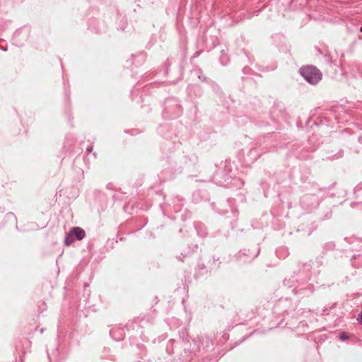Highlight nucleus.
Listing matches in <instances>:
<instances>
[{
    "label": "nucleus",
    "mask_w": 362,
    "mask_h": 362,
    "mask_svg": "<svg viewBox=\"0 0 362 362\" xmlns=\"http://www.w3.org/2000/svg\"><path fill=\"white\" fill-rule=\"evenodd\" d=\"M233 169V163L230 160H226L221 163V166L214 174L213 182L221 186L241 188L245 182L242 179L234 175Z\"/></svg>",
    "instance_id": "obj_1"
},
{
    "label": "nucleus",
    "mask_w": 362,
    "mask_h": 362,
    "mask_svg": "<svg viewBox=\"0 0 362 362\" xmlns=\"http://www.w3.org/2000/svg\"><path fill=\"white\" fill-rule=\"evenodd\" d=\"M174 148L177 149L176 151L171 152L167 156L168 168L175 172L180 173L183 168L190 161L189 158L181 151V144H174Z\"/></svg>",
    "instance_id": "obj_2"
},
{
    "label": "nucleus",
    "mask_w": 362,
    "mask_h": 362,
    "mask_svg": "<svg viewBox=\"0 0 362 362\" xmlns=\"http://www.w3.org/2000/svg\"><path fill=\"white\" fill-rule=\"evenodd\" d=\"M182 105L177 98L169 97L163 103V117L165 119H174L179 117L182 112Z\"/></svg>",
    "instance_id": "obj_3"
},
{
    "label": "nucleus",
    "mask_w": 362,
    "mask_h": 362,
    "mask_svg": "<svg viewBox=\"0 0 362 362\" xmlns=\"http://www.w3.org/2000/svg\"><path fill=\"white\" fill-rule=\"evenodd\" d=\"M326 191L325 188H319L316 192L305 194L300 198L301 206L307 210L315 208L323 199Z\"/></svg>",
    "instance_id": "obj_4"
},
{
    "label": "nucleus",
    "mask_w": 362,
    "mask_h": 362,
    "mask_svg": "<svg viewBox=\"0 0 362 362\" xmlns=\"http://www.w3.org/2000/svg\"><path fill=\"white\" fill-rule=\"evenodd\" d=\"M299 73L311 85L317 84L322 78L320 70L313 65L303 66L300 68Z\"/></svg>",
    "instance_id": "obj_5"
},
{
    "label": "nucleus",
    "mask_w": 362,
    "mask_h": 362,
    "mask_svg": "<svg viewBox=\"0 0 362 362\" xmlns=\"http://www.w3.org/2000/svg\"><path fill=\"white\" fill-rule=\"evenodd\" d=\"M283 284L288 288H293V292L295 294L310 296L313 292V289L311 287L299 288L300 283L296 278V276H287L284 279Z\"/></svg>",
    "instance_id": "obj_6"
},
{
    "label": "nucleus",
    "mask_w": 362,
    "mask_h": 362,
    "mask_svg": "<svg viewBox=\"0 0 362 362\" xmlns=\"http://www.w3.org/2000/svg\"><path fill=\"white\" fill-rule=\"evenodd\" d=\"M259 250L258 247H256L252 251L243 249L235 255L234 258L236 261L243 264L250 263L259 255Z\"/></svg>",
    "instance_id": "obj_7"
},
{
    "label": "nucleus",
    "mask_w": 362,
    "mask_h": 362,
    "mask_svg": "<svg viewBox=\"0 0 362 362\" xmlns=\"http://www.w3.org/2000/svg\"><path fill=\"white\" fill-rule=\"evenodd\" d=\"M85 236L86 232L82 228L78 226L73 227L65 236L64 245L69 246L76 240H83Z\"/></svg>",
    "instance_id": "obj_8"
},
{
    "label": "nucleus",
    "mask_w": 362,
    "mask_h": 362,
    "mask_svg": "<svg viewBox=\"0 0 362 362\" xmlns=\"http://www.w3.org/2000/svg\"><path fill=\"white\" fill-rule=\"evenodd\" d=\"M157 132L161 136L166 139H172L173 136H175L174 132L168 124L160 125L157 129Z\"/></svg>",
    "instance_id": "obj_9"
},
{
    "label": "nucleus",
    "mask_w": 362,
    "mask_h": 362,
    "mask_svg": "<svg viewBox=\"0 0 362 362\" xmlns=\"http://www.w3.org/2000/svg\"><path fill=\"white\" fill-rule=\"evenodd\" d=\"M187 93L190 98H201L203 95L204 90L199 85H190L187 88Z\"/></svg>",
    "instance_id": "obj_10"
},
{
    "label": "nucleus",
    "mask_w": 362,
    "mask_h": 362,
    "mask_svg": "<svg viewBox=\"0 0 362 362\" xmlns=\"http://www.w3.org/2000/svg\"><path fill=\"white\" fill-rule=\"evenodd\" d=\"M194 226L197 230V235L201 238H204L207 235L206 227L201 222H194Z\"/></svg>",
    "instance_id": "obj_11"
},
{
    "label": "nucleus",
    "mask_w": 362,
    "mask_h": 362,
    "mask_svg": "<svg viewBox=\"0 0 362 362\" xmlns=\"http://www.w3.org/2000/svg\"><path fill=\"white\" fill-rule=\"evenodd\" d=\"M47 356L49 362H60L62 358L59 357V352L58 348H54L51 353L47 351Z\"/></svg>",
    "instance_id": "obj_12"
},
{
    "label": "nucleus",
    "mask_w": 362,
    "mask_h": 362,
    "mask_svg": "<svg viewBox=\"0 0 362 362\" xmlns=\"http://www.w3.org/2000/svg\"><path fill=\"white\" fill-rule=\"evenodd\" d=\"M146 60V54L144 52H141L138 54L137 55H132V63L134 64L135 66H139L142 64Z\"/></svg>",
    "instance_id": "obj_13"
},
{
    "label": "nucleus",
    "mask_w": 362,
    "mask_h": 362,
    "mask_svg": "<svg viewBox=\"0 0 362 362\" xmlns=\"http://www.w3.org/2000/svg\"><path fill=\"white\" fill-rule=\"evenodd\" d=\"M276 255L279 259H285L289 255V251L288 247L285 246H281L276 250Z\"/></svg>",
    "instance_id": "obj_14"
},
{
    "label": "nucleus",
    "mask_w": 362,
    "mask_h": 362,
    "mask_svg": "<svg viewBox=\"0 0 362 362\" xmlns=\"http://www.w3.org/2000/svg\"><path fill=\"white\" fill-rule=\"evenodd\" d=\"M291 305V301L288 298L284 300H279V302L275 305L276 311H280L281 310L287 309L286 308Z\"/></svg>",
    "instance_id": "obj_15"
},
{
    "label": "nucleus",
    "mask_w": 362,
    "mask_h": 362,
    "mask_svg": "<svg viewBox=\"0 0 362 362\" xmlns=\"http://www.w3.org/2000/svg\"><path fill=\"white\" fill-rule=\"evenodd\" d=\"M194 74L195 75L197 76V78H199V81H201L202 82H206L207 83H209V81L211 80L210 78H207L202 69H194Z\"/></svg>",
    "instance_id": "obj_16"
},
{
    "label": "nucleus",
    "mask_w": 362,
    "mask_h": 362,
    "mask_svg": "<svg viewBox=\"0 0 362 362\" xmlns=\"http://www.w3.org/2000/svg\"><path fill=\"white\" fill-rule=\"evenodd\" d=\"M198 250V245H197V244H195V245H193V248H192V250H188V251H187V252H185V251L182 252L180 253V256L177 257V259L179 261L182 262V261H183V259H182V258L181 257V256H182V257H186L189 256L191 253H192L193 252H194L195 250Z\"/></svg>",
    "instance_id": "obj_17"
},
{
    "label": "nucleus",
    "mask_w": 362,
    "mask_h": 362,
    "mask_svg": "<svg viewBox=\"0 0 362 362\" xmlns=\"http://www.w3.org/2000/svg\"><path fill=\"white\" fill-rule=\"evenodd\" d=\"M220 52H221V56L219 57V62H220L221 65L226 66L229 62V58L227 56V54H226V53L224 49H221L220 51Z\"/></svg>",
    "instance_id": "obj_18"
},
{
    "label": "nucleus",
    "mask_w": 362,
    "mask_h": 362,
    "mask_svg": "<svg viewBox=\"0 0 362 362\" xmlns=\"http://www.w3.org/2000/svg\"><path fill=\"white\" fill-rule=\"evenodd\" d=\"M207 272L206 267L204 264H198L197 265V271L195 273L196 277L199 276H202Z\"/></svg>",
    "instance_id": "obj_19"
},
{
    "label": "nucleus",
    "mask_w": 362,
    "mask_h": 362,
    "mask_svg": "<svg viewBox=\"0 0 362 362\" xmlns=\"http://www.w3.org/2000/svg\"><path fill=\"white\" fill-rule=\"evenodd\" d=\"M208 84L211 87L212 90L216 93H219L221 92V88H220L219 85L217 83H216L215 81H214L212 80H209Z\"/></svg>",
    "instance_id": "obj_20"
},
{
    "label": "nucleus",
    "mask_w": 362,
    "mask_h": 362,
    "mask_svg": "<svg viewBox=\"0 0 362 362\" xmlns=\"http://www.w3.org/2000/svg\"><path fill=\"white\" fill-rule=\"evenodd\" d=\"M257 149H256V148L251 149L248 153V156L250 158V159L255 160L258 158V156H257Z\"/></svg>",
    "instance_id": "obj_21"
},
{
    "label": "nucleus",
    "mask_w": 362,
    "mask_h": 362,
    "mask_svg": "<svg viewBox=\"0 0 362 362\" xmlns=\"http://www.w3.org/2000/svg\"><path fill=\"white\" fill-rule=\"evenodd\" d=\"M303 267H304V269L302 272V276H304V275L307 276L308 272L310 271L311 266L310 264H304Z\"/></svg>",
    "instance_id": "obj_22"
},
{
    "label": "nucleus",
    "mask_w": 362,
    "mask_h": 362,
    "mask_svg": "<svg viewBox=\"0 0 362 362\" xmlns=\"http://www.w3.org/2000/svg\"><path fill=\"white\" fill-rule=\"evenodd\" d=\"M295 311L294 308H290V309H285L282 311V314L284 317L286 315H289L292 313V312ZM284 320H286V317H284Z\"/></svg>",
    "instance_id": "obj_23"
},
{
    "label": "nucleus",
    "mask_w": 362,
    "mask_h": 362,
    "mask_svg": "<svg viewBox=\"0 0 362 362\" xmlns=\"http://www.w3.org/2000/svg\"><path fill=\"white\" fill-rule=\"evenodd\" d=\"M339 339L341 341H346L349 339V336L347 335V334L346 332H341L339 336Z\"/></svg>",
    "instance_id": "obj_24"
},
{
    "label": "nucleus",
    "mask_w": 362,
    "mask_h": 362,
    "mask_svg": "<svg viewBox=\"0 0 362 362\" xmlns=\"http://www.w3.org/2000/svg\"><path fill=\"white\" fill-rule=\"evenodd\" d=\"M124 132L127 134H130L132 135H134L139 133L137 129L126 130L124 131Z\"/></svg>",
    "instance_id": "obj_25"
},
{
    "label": "nucleus",
    "mask_w": 362,
    "mask_h": 362,
    "mask_svg": "<svg viewBox=\"0 0 362 362\" xmlns=\"http://www.w3.org/2000/svg\"><path fill=\"white\" fill-rule=\"evenodd\" d=\"M20 33L21 31L19 30H16L14 34H13V40L18 43V40H17V37H18V35H20Z\"/></svg>",
    "instance_id": "obj_26"
},
{
    "label": "nucleus",
    "mask_w": 362,
    "mask_h": 362,
    "mask_svg": "<svg viewBox=\"0 0 362 362\" xmlns=\"http://www.w3.org/2000/svg\"><path fill=\"white\" fill-rule=\"evenodd\" d=\"M357 320L358 322V323H360L361 325H362V311L361 312V313L358 315V317L357 318Z\"/></svg>",
    "instance_id": "obj_27"
},
{
    "label": "nucleus",
    "mask_w": 362,
    "mask_h": 362,
    "mask_svg": "<svg viewBox=\"0 0 362 362\" xmlns=\"http://www.w3.org/2000/svg\"><path fill=\"white\" fill-rule=\"evenodd\" d=\"M93 148V146L92 144L88 146L87 148H86V151L88 152V153L92 152Z\"/></svg>",
    "instance_id": "obj_28"
},
{
    "label": "nucleus",
    "mask_w": 362,
    "mask_h": 362,
    "mask_svg": "<svg viewBox=\"0 0 362 362\" xmlns=\"http://www.w3.org/2000/svg\"><path fill=\"white\" fill-rule=\"evenodd\" d=\"M156 194H157L158 195H160V196L163 197V199H165V197H164V195H163V191H162V190H159V191H158V192H156Z\"/></svg>",
    "instance_id": "obj_29"
},
{
    "label": "nucleus",
    "mask_w": 362,
    "mask_h": 362,
    "mask_svg": "<svg viewBox=\"0 0 362 362\" xmlns=\"http://www.w3.org/2000/svg\"><path fill=\"white\" fill-rule=\"evenodd\" d=\"M160 208L163 212V214H164V210H165V206H164V204H160Z\"/></svg>",
    "instance_id": "obj_30"
},
{
    "label": "nucleus",
    "mask_w": 362,
    "mask_h": 362,
    "mask_svg": "<svg viewBox=\"0 0 362 362\" xmlns=\"http://www.w3.org/2000/svg\"><path fill=\"white\" fill-rule=\"evenodd\" d=\"M107 189H113L114 188V185L112 184V183H109L107 185Z\"/></svg>",
    "instance_id": "obj_31"
},
{
    "label": "nucleus",
    "mask_w": 362,
    "mask_h": 362,
    "mask_svg": "<svg viewBox=\"0 0 362 362\" xmlns=\"http://www.w3.org/2000/svg\"><path fill=\"white\" fill-rule=\"evenodd\" d=\"M362 188V183L358 184V185L355 188V190L360 189Z\"/></svg>",
    "instance_id": "obj_32"
},
{
    "label": "nucleus",
    "mask_w": 362,
    "mask_h": 362,
    "mask_svg": "<svg viewBox=\"0 0 362 362\" xmlns=\"http://www.w3.org/2000/svg\"><path fill=\"white\" fill-rule=\"evenodd\" d=\"M65 95H66V98L68 100V101H69L70 97H69V95H68L67 92H66Z\"/></svg>",
    "instance_id": "obj_33"
},
{
    "label": "nucleus",
    "mask_w": 362,
    "mask_h": 362,
    "mask_svg": "<svg viewBox=\"0 0 362 362\" xmlns=\"http://www.w3.org/2000/svg\"><path fill=\"white\" fill-rule=\"evenodd\" d=\"M214 262L219 260V258H216L214 256L213 257Z\"/></svg>",
    "instance_id": "obj_34"
},
{
    "label": "nucleus",
    "mask_w": 362,
    "mask_h": 362,
    "mask_svg": "<svg viewBox=\"0 0 362 362\" xmlns=\"http://www.w3.org/2000/svg\"><path fill=\"white\" fill-rule=\"evenodd\" d=\"M356 203L353 202V203H351V206L352 208H354V207L355 206V205H356Z\"/></svg>",
    "instance_id": "obj_35"
},
{
    "label": "nucleus",
    "mask_w": 362,
    "mask_h": 362,
    "mask_svg": "<svg viewBox=\"0 0 362 362\" xmlns=\"http://www.w3.org/2000/svg\"><path fill=\"white\" fill-rule=\"evenodd\" d=\"M356 108H358V109L362 110V105H358L357 107H356Z\"/></svg>",
    "instance_id": "obj_36"
},
{
    "label": "nucleus",
    "mask_w": 362,
    "mask_h": 362,
    "mask_svg": "<svg viewBox=\"0 0 362 362\" xmlns=\"http://www.w3.org/2000/svg\"><path fill=\"white\" fill-rule=\"evenodd\" d=\"M199 52H197L194 54V57H198V56H199Z\"/></svg>",
    "instance_id": "obj_37"
},
{
    "label": "nucleus",
    "mask_w": 362,
    "mask_h": 362,
    "mask_svg": "<svg viewBox=\"0 0 362 362\" xmlns=\"http://www.w3.org/2000/svg\"><path fill=\"white\" fill-rule=\"evenodd\" d=\"M247 67H244V68L243 69V71L244 73H246V70H247Z\"/></svg>",
    "instance_id": "obj_38"
},
{
    "label": "nucleus",
    "mask_w": 362,
    "mask_h": 362,
    "mask_svg": "<svg viewBox=\"0 0 362 362\" xmlns=\"http://www.w3.org/2000/svg\"><path fill=\"white\" fill-rule=\"evenodd\" d=\"M335 119L337 120V122L339 123L341 122V121L339 120V117H335Z\"/></svg>",
    "instance_id": "obj_39"
},
{
    "label": "nucleus",
    "mask_w": 362,
    "mask_h": 362,
    "mask_svg": "<svg viewBox=\"0 0 362 362\" xmlns=\"http://www.w3.org/2000/svg\"><path fill=\"white\" fill-rule=\"evenodd\" d=\"M1 49L2 51H4V52L7 51V49H6V48H5V47L1 48Z\"/></svg>",
    "instance_id": "obj_40"
},
{
    "label": "nucleus",
    "mask_w": 362,
    "mask_h": 362,
    "mask_svg": "<svg viewBox=\"0 0 362 362\" xmlns=\"http://www.w3.org/2000/svg\"><path fill=\"white\" fill-rule=\"evenodd\" d=\"M230 211H231L232 213H233V214L235 213V211L233 210V209L232 208L231 206H230Z\"/></svg>",
    "instance_id": "obj_41"
},
{
    "label": "nucleus",
    "mask_w": 362,
    "mask_h": 362,
    "mask_svg": "<svg viewBox=\"0 0 362 362\" xmlns=\"http://www.w3.org/2000/svg\"><path fill=\"white\" fill-rule=\"evenodd\" d=\"M259 12H260V11H259V10H258V11H255V13H256V15H258V13H259Z\"/></svg>",
    "instance_id": "obj_42"
},
{
    "label": "nucleus",
    "mask_w": 362,
    "mask_h": 362,
    "mask_svg": "<svg viewBox=\"0 0 362 362\" xmlns=\"http://www.w3.org/2000/svg\"><path fill=\"white\" fill-rule=\"evenodd\" d=\"M93 155L94 156V157H95V158H96V156H97V153H96V152H93Z\"/></svg>",
    "instance_id": "obj_43"
},
{
    "label": "nucleus",
    "mask_w": 362,
    "mask_h": 362,
    "mask_svg": "<svg viewBox=\"0 0 362 362\" xmlns=\"http://www.w3.org/2000/svg\"><path fill=\"white\" fill-rule=\"evenodd\" d=\"M247 337H248L247 336L244 337L243 341L245 340Z\"/></svg>",
    "instance_id": "obj_44"
},
{
    "label": "nucleus",
    "mask_w": 362,
    "mask_h": 362,
    "mask_svg": "<svg viewBox=\"0 0 362 362\" xmlns=\"http://www.w3.org/2000/svg\"><path fill=\"white\" fill-rule=\"evenodd\" d=\"M116 340H117V341H121V340H122V337H120V338H119V339H116Z\"/></svg>",
    "instance_id": "obj_45"
},
{
    "label": "nucleus",
    "mask_w": 362,
    "mask_h": 362,
    "mask_svg": "<svg viewBox=\"0 0 362 362\" xmlns=\"http://www.w3.org/2000/svg\"><path fill=\"white\" fill-rule=\"evenodd\" d=\"M180 201L182 202L184 201V199L183 198H180V199H178Z\"/></svg>",
    "instance_id": "obj_46"
},
{
    "label": "nucleus",
    "mask_w": 362,
    "mask_h": 362,
    "mask_svg": "<svg viewBox=\"0 0 362 362\" xmlns=\"http://www.w3.org/2000/svg\"><path fill=\"white\" fill-rule=\"evenodd\" d=\"M182 220L185 221V219L183 218V216H182Z\"/></svg>",
    "instance_id": "obj_47"
}]
</instances>
